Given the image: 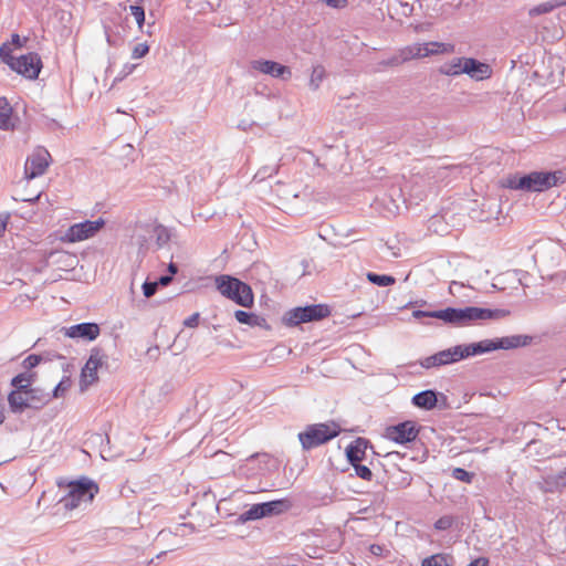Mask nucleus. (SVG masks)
Returning a JSON list of instances; mask_svg holds the SVG:
<instances>
[{
    "mask_svg": "<svg viewBox=\"0 0 566 566\" xmlns=\"http://www.w3.org/2000/svg\"><path fill=\"white\" fill-rule=\"evenodd\" d=\"M566 182V170L558 169L554 171H531L524 175H512L503 181V187L512 190H523L526 192H544L553 187H558Z\"/></svg>",
    "mask_w": 566,
    "mask_h": 566,
    "instance_id": "nucleus-1",
    "label": "nucleus"
},
{
    "mask_svg": "<svg viewBox=\"0 0 566 566\" xmlns=\"http://www.w3.org/2000/svg\"><path fill=\"white\" fill-rule=\"evenodd\" d=\"M441 321L452 326H469L476 322L497 319L505 315L503 310L476 306L446 307L440 310Z\"/></svg>",
    "mask_w": 566,
    "mask_h": 566,
    "instance_id": "nucleus-2",
    "label": "nucleus"
},
{
    "mask_svg": "<svg viewBox=\"0 0 566 566\" xmlns=\"http://www.w3.org/2000/svg\"><path fill=\"white\" fill-rule=\"evenodd\" d=\"M57 485L60 488H66V493L61 497L60 503L69 511L78 507L81 503L92 502L94 496L98 493V485L87 478L66 483L60 481Z\"/></svg>",
    "mask_w": 566,
    "mask_h": 566,
    "instance_id": "nucleus-3",
    "label": "nucleus"
},
{
    "mask_svg": "<svg viewBox=\"0 0 566 566\" xmlns=\"http://www.w3.org/2000/svg\"><path fill=\"white\" fill-rule=\"evenodd\" d=\"M216 287L220 294L242 307H251L254 302V295L249 284L229 275L221 274L216 276Z\"/></svg>",
    "mask_w": 566,
    "mask_h": 566,
    "instance_id": "nucleus-4",
    "label": "nucleus"
},
{
    "mask_svg": "<svg viewBox=\"0 0 566 566\" xmlns=\"http://www.w3.org/2000/svg\"><path fill=\"white\" fill-rule=\"evenodd\" d=\"M340 427L334 421L313 423L305 427L297 434L302 449L310 451L328 441L333 440L340 433Z\"/></svg>",
    "mask_w": 566,
    "mask_h": 566,
    "instance_id": "nucleus-5",
    "label": "nucleus"
},
{
    "mask_svg": "<svg viewBox=\"0 0 566 566\" xmlns=\"http://www.w3.org/2000/svg\"><path fill=\"white\" fill-rule=\"evenodd\" d=\"M453 50V45L441 42L416 43L401 50L399 56H391L390 59L382 60L379 66H397L402 62L411 59L426 57L438 53H449Z\"/></svg>",
    "mask_w": 566,
    "mask_h": 566,
    "instance_id": "nucleus-6",
    "label": "nucleus"
},
{
    "mask_svg": "<svg viewBox=\"0 0 566 566\" xmlns=\"http://www.w3.org/2000/svg\"><path fill=\"white\" fill-rule=\"evenodd\" d=\"M329 315L331 308L326 304L297 306L284 314L283 323L286 326L294 327L302 323L318 322Z\"/></svg>",
    "mask_w": 566,
    "mask_h": 566,
    "instance_id": "nucleus-7",
    "label": "nucleus"
},
{
    "mask_svg": "<svg viewBox=\"0 0 566 566\" xmlns=\"http://www.w3.org/2000/svg\"><path fill=\"white\" fill-rule=\"evenodd\" d=\"M108 356L101 347H93L90 352L88 359L81 370L80 389L86 390L91 385L98 380L97 370L107 367Z\"/></svg>",
    "mask_w": 566,
    "mask_h": 566,
    "instance_id": "nucleus-8",
    "label": "nucleus"
},
{
    "mask_svg": "<svg viewBox=\"0 0 566 566\" xmlns=\"http://www.w3.org/2000/svg\"><path fill=\"white\" fill-rule=\"evenodd\" d=\"M10 61L12 71L30 80L38 78L42 69L41 57L35 52L22 54L19 57L10 59Z\"/></svg>",
    "mask_w": 566,
    "mask_h": 566,
    "instance_id": "nucleus-9",
    "label": "nucleus"
},
{
    "mask_svg": "<svg viewBox=\"0 0 566 566\" xmlns=\"http://www.w3.org/2000/svg\"><path fill=\"white\" fill-rule=\"evenodd\" d=\"M105 224L104 219L98 218L94 221L85 220L72 224L65 232V241L74 243L80 242L95 235Z\"/></svg>",
    "mask_w": 566,
    "mask_h": 566,
    "instance_id": "nucleus-10",
    "label": "nucleus"
},
{
    "mask_svg": "<svg viewBox=\"0 0 566 566\" xmlns=\"http://www.w3.org/2000/svg\"><path fill=\"white\" fill-rule=\"evenodd\" d=\"M51 155L42 146L36 147L27 158L24 174L27 179H34L42 176L50 165Z\"/></svg>",
    "mask_w": 566,
    "mask_h": 566,
    "instance_id": "nucleus-11",
    "label": "nucleus"
},
{
    "mask_svg": "<svg viewBox=\"0 0 566 566\" xmlns=\"http://www.w3.org/2000/svg\"><path fill=\"white\" fill-rule=\"evenodd\" d=\"M386 433L391 441L403 444L415 441L419 429L415 421L407 420L388 427Z\"/></svg>",
    "mask_w": 566,
    "mask_h": 566,
    "instance_id": "nucleus-12",
    "label": "nucleus"
},
{
    "mask_svg": "<svg viewBox=\"0 0 566 566\" xmlns=\"http://www.w3.org/2000/svg\"><path fill=\"white\" fill-rule=\"evenodd\" d=\"M62 332L66 337L72 339L93 342L99 336L101 328L97 323L83 322L69 327H63Z\"/></svg>",
    "mask_w": 566,
    "mask_h": 566,
    "instance_id": "nucleus-13",
    "label": "nucleus"
},
{
    "mask_svg": "<svg viewBox=\"0 0 566 566\" xmlns=\"http://www.w3.org/2000/svg\"><path fill=\"white\" fill-rule=\"evenodd\" d=\"M462 71L474 81H483L492 75L491 66L474 57H462Z\"/></svg>",
    "mask_w": 566,
    "mask_h": 566,
    "instance_id": "nucleus-14",
    "label": "nucleus"
},
{
    "mask_svg": "<svg viewBox=\"0 0 566 566\" xmlns=\"http://www.w3.org/2000/svg\"><path fill=\"white\" fill-rule=\"evenodd\" d=\"M251 67L275 78L285 80L292 75L291 70L287 66L271 60H254L251 62Z\"/></svg>",
    "mask_w": 566,
    "mask_h": 566,
    "instance_id": "nucleus-15",
    "label": "nucleus"
},
{
    "mask_svg": "<svg viewBox=\"0 0 566 566\" xmlns=\"http://www.w3.org/2000/svg\"><path fill=\"white\" fill-rule=\"evenodd\" d=\"M532 337L528 335H510L491 339L492 352L497 349H515L531 344Z\"/></svg>",
    "mask_w": 566,
    "mask_h": 566,
    "instance_id": "nucleus-16",
    "label": "nucleus"
},
{
    "mask_svg": "<svg viewBox=\"0 0 566 566\" xmlns=\"http://www.w3.org/2000/svg\"><path fill=\"white\" fill-rule=\"evenodd\" d=\"M368 448L373 449V446L370 444L368 439L358 437L355 440H353L346 447V450H345L348 462L352 465H355V463L361 462L366 457V451Z\"/></svg>",
    "mask_w": 566,
    "mask_h": 566,
    "instance_id": "nucleus-17",
    "label": "nucleus"
},
{
    "mask_svg": "<svg viewBox=\"0 0 566 566\" xmlns=\"http://www.w3.org/2000/svg\"><path fill=\"white\" fill-rule=\"evenodd\" d=\"M442 394L437 392L432 389H426L422 390L411 398V402L417 408L423 409V410H432L437 407L438 403V396Z\"/></svg>",
    "mask_w": 566,
    "mask_h": 566,
    "instance_id": "nucleus-18",
    "label": "nucleus"
},
{
    "mask_svg": "<svg viewBox=\"0 0 566 566\" xmlns=\"http://www.w3.org/2000/svg\"><path fill=\"white\" fill-rule=\"evenodd\" d=\"M27 400L29 402V408L39 410L52 400V396L44 389L34 387V389L31 390V395L27 397Z\"/></svg>",
    "mask_w": 566,
    "mask_h": 566,
    "instance_id": "nucleus-19",
    "label": "nucleus"
},
{
    "mask_svg": "<svg viewBox=\"0 0 566 566\" xmlns=\"http://www.w3.org/2000/svg\"><path fill=\"white\" fill-rule=\"evenodd\" d=\"M9 409L14 415H21L25 409H29L27 397L19 391H10L8 395Z\"/></svg>",
    "mask_w": 566,
    "mask_h": 566,
    "instance_id": "nucleus-20",
    "label": "nucleus"
},
{
    "mask_svg": "<svg viewBox=\"0 0 566 566\" xmlns=\"http://www.w3.org/2000/svg\"><path fill=\"white\" fill-rule=\"evenodd\" d=\"M467 358L483 355L492 352L491 339H483L476 343L463 344Z\"/></svg>",
    "mask_w": 566,
    "mask_h": 566,
    "instance_id": "nucleus-21",
    "label": "nucleus"
},
{
    "mask_svg": "<svg viewBox=\"0 0 566 566\" xmlns=\"http://www.w3.org/2000/svg\"><path fill=\"white\" fill-rule=\"evenodd\" d=\"M263 504L268 516L280 515L289 511L290 507L292 506L291 501L287 499L268 501L263 502Z\"/></svg>",
    "mask_w": 566,
    "mask_h": 566,
    "instance_id": "nucleus-22",
    "label": "nucleus"
},
{
    "mask_svg": "<svg viewBox=\"0 0 566 566\" xmlns=\"http://www.w3.org/2000/svg\"><path fill=\"white\" fill-rule=\"evenodd\" d=\"M12 107L6 97H0V129H13L14 125L10 122Z\"/></svg>",
    "mask_w": 566,
    "mask_h": 566,
    "instance_id": "nucleus-23",
    "label": "nucleus"
},
{
    "mask_svg": "<svg viewBox=\"0 0 566 566\" xmlns=\"http://www.w3.org/2000/svg\"><path fill=\"white\" fill-rule=\"evenodd\" d=\"M439 72L447 76H459L463 74L462 57H453L440 65Z\"/></svg>",
    "mask_w": 566,
    "mask_h": 566,
    "instance_id": "nucleus-24",
    "label": "nucleus"
},
{
    "mask_svg": "<svg viewBox=\"0 0 566 566\" xmlns=\"http://www.w3.org/2000/svg\"><path fill=\"white\" fill-rule=\"evenodd\" d=\"M266 512L263 502L253 504L249 510L241 514V520L247 521H255L263 517H266Z\"/></svg>",
    "mask_w": 566,
    "mask_h": 566,
    "instance_id": "nucleus-25",
    "label": "nucleus"
},
{
    "mask_svg": "<svg viewBox=\"0 0 566 566\" xmlns=\"http://www.w3.org/2000/svg\"><path fill=\"white\" fill-rule=\"evenodd\" d=\"M154 235L156 239L157 249H163L166 247L171 239L170 230L163 224H156L154 227Z\"/></svg>",
    "mask_w": 566,
    "mask_h": 566,
    "instance_id": "nucleus-26",
    "label": "nucleus"
},
{
    "mask_svg": "<svg viewBox=\"0 0 566 566\" xmlns=\"http://www.w3.org/2000/svg\"><path fill=\"white\" fill-rule=\"evenodd\" d=\"M366 277L370 283H373L377 286H381V287L390 286L396 283V279L392 275H388V274H378L375 272H368L366 274Z\"/></svg>",
    "mask_w": 566,
    "mask_h": 566,
    "instance_id": "nucleus-27",
    "label": "nucleus"
},
{
    "mask_svg": "<svg viewBox=\"0 0 566 566\" xmlns=\"http://www.w3.org/2000/svg\"><path fill=\"white\" fill-rule=\"evenodd\" d=\"M51 356L49 353L46 354H31L25 357L22 361V366L25 369H33L39 366L42 361L51 360Z\"/></svg>",
    "mask_w": 566,
    "mask_h": 566,
    "instance_id": "nucleus-28",
    "label": "nucleus"
},
{
    "mask_svg": "<svg viewBox=\"0 0 566 566\" xmlns=\"http://www.w3.org/2000/svg\"><path fill=\"white\" fill-rule=\"evenodd\" d=\"M557 7H558V4H556V2H544V3L537 4L533 8H531L528 11V15L537 17L541 14L549 13Z\"/></svg>",
    "mask_w": 566,
    "mask_h": 566,
    "instance_id": "nucleus-29",
    "label": "nucleus"
},
{
    "mask_svg": "<svg viewBox=\"0 0 566 566\" xmlns=\"http://www.w3.org/2000/svg\"><path fill=\"white\" fill-rule=\"evenodd\" d=\"M421 566H450L448 563V556L444 554H434L426 557L422 560Z\"/></svg>",
    "mask_w": 566,
    "mask_h": 566,
    "instance_id": "nucleus-30",
    "label": "nucleus"
},
{
    "mask_svg": "<svg viewBox=\"0 0 566 566\" xmlns=\"http://www.w3.org/2000/svg\"><path fill=\"white\" fill-rule=\"evenodd\" d=\"M324 75L325 70L323 66H314L310 78V87L312 90H317L323 81Z\"/></svg>",
    "mask_w": 566,
    "mask_h": 566,
    "instance_id": "nucleus-31",
    "label": "nucleus"
},
{
    "mask_svg": "<svg viewBox=\"0 0 566 566\" xmlns=\"http://www.w3.org/2000/svg\"><path fill=\"white\" fill-rule=\"evenodd\" d=\"M235 319L244 325L253 326V321L256 319V314L251 312H245L242 310H237L234 312Z\"/></svg>",
    "mask_w": 566,
    "mask_h": 566,
    "instance_id": "nucleus-32",
    "label": "nucleus"
},
{
    "mask_svg": "<svg viewBox=\"0 0 566 566\" xmlns=\"http://www.w3.org/2000/svg\"><path fill=\"white\" fill-rule=\"evenodd\" d=\"M279 170L277 166H263L261 167L254 175V180L256 181H263L266 178L273 176Z\"/></svg>",
    "mask_w": 566,
    "mask_h": 566,
    "instance_id": "nucleus-33",
    "label": "nucleus"
},
{
    "mask_svg": "<svg viewBox=\"0 0 566 566\" xmlns=\"http://www.w3.org/2000/svg\"><path fill=\"white\" fill-rule=\"evenodd\" d=\"M452 478L464 483H471L473 481L474 473L469 472L463 468H454L452 470Z\"/></svg>",
    "mask_w": 566,
    "mask_h": 566,
    "instance_id": "nucleus-34",
    "label": "nucleus"
},
{
    "mask_svg": "<svg viewBox=\"0 0 566 566\" xmlns=\"http://www.w3.org/2000/svg\"><path fill=\"white\" fill-rule=\"evenodd\" d=\"M71 380L69 377H63L61 381L53 388L52 392L50 394L53 398H60L63 396V394L70 388Z\"/></svg>",
    "mask_w": 566,
    "mask_h": 566,
    "instance_id": "nucleus-35",
    "label": "nucleus"
},
{
    "mask_svg": "<svg viewBox=\"0 0 566 566\" xmlns=\"http://www.w3.org/2000/svg\"><path fill=\"white\" fill-rule=\"evenodd\" d=\"M129 11H130L132 15H134V18L138 24V28L142 30L144 27V23H145L144 8L138 4H133V6H129Z\"/></svg>",
    "mask_w": 566,
    "mask_h": 566,
    "instance_id": "nucleus-36",
    "label": "nucleus"
},
{
    "mask_svg": "<svg viewBox=\"0 0 566 566\" xmlns=\"http://www.w3.org/2000/svg\"><path fill=\"white\" fill-rule=\"evenodd\" d=\"M34 374L21 373L14 376L11 379V386L17 389L19 385H23L25 382H33Z\"/></svg>",
    "mask_w": 566,
    "mask_h": 566,
    "instance_id": "nucleus-37",
    "label": "nucleus"
},
{
    "mask_svg": "<svg viewBox=\"0 0 566 566\" xmlns=\"http://www.w3.org/2000/svg\"><path fill=\"white\" fill-rule=\"evenodd\" d=\"M353 467H354L355 473L358 478H360L365 481H371L373 472L367 465L360 464V462H358V463H355V465H353Z\"/></svg>",
    "mask_w": 566,
    "mask_h": 566,
    "instance_id": "nucleus-38",
    "label": "nucleus"
},
{
    "mask_svg": "<svg viewBox=\"0 0 566 566\" xmlns=\"http://www.w3.org/2000/svg\"><path fill=\"white\" fill-rule=\"evenodd\" d=\"M412 316L416 318V319H420V318H423V317H430V318H437V319H441V313H440V310H436V311H422V310H416L412 312Z\"/></svg>",
    "mask_w": 566,
    "mask_h": 566,
    "instance_id": "nucleus-39",
    "label": "nucleus"
},
{
    "mask_svg": "<svg viewBox=\"0 0 566 566\" xmlns=\"http://www.w3.org/2000/svg\"><path fill=\"white\" fill-rule=\"evenodd\" d=\"M453 525V517L449 515L441 516L434 522V528L438 531H447Z\"/></svg>",
    "mask_w": 566,
    "mask_h": 566,
    "instance_id": "nucleus-40",
    "label": "nucleus"
},
{
    "mask_svg": "<svg viewBox=\"0 0 566 566\" xmlns=\"http://www.w3.org/2000/svg\"><path fill=\"white\" fill-rule=\"evenodd\" d=\"M556 489L566 486V468L549 476Z\"/></svg>",
    "mask_w": 566,
    "mask_h": 566,
    "instance_id": "nucleus-41",
    "label": "nucleus"
},
{
    "mask_svg": "<svg viewBox=\"0 0 566 566\" xmlns=\"http://www.w3.org/2000/svg\"><path fill=\"white\" fill-rule=\"evenodd\" d=\"M149 52V46L147 43H138L134 46L132 52V57L137 60L144 57Z\"/></svg>",
    "mask_w": 566,
    "mask_h": 566,
    "instance_id": "nucleus-42",
    "label": "nucleus"
},
{
    "mask_svg": "<svg viewBox=\"0 0 566 566\" xmlns=\"http://www.w3.org/2000/svg\"><path fill=\"white\" fill-rule=\"evenodd\" d=\"M0 59L3 63H6L9 67H11V61L10 59H15L12 54H11V49L8 44L3 43L1 46H0Z\"/></svg>",
    "mask_w": 566,
    "mask_h": 566,
    "instance_id": "nucleus-43",
    "label": "nucleus"
},
{
    "mask_svg": "<svg viewBox=\"0 0 566 566\" xmlns=\"http://www.w3.org/2000/svg\"><path fill=\"white\" fill-rule=\"evenodd\" d=\"M437 357L440 363V366L453 364L450 348L438 352Z\"/></svg>",
    "mask_w": 566,
    "mask_h": 566,
    "instance_id": "nucleus-44",
    "label": "nucleus"
},
{
    "mask_svg": "<svg viewBox=\"0 0 566 566\" xmlns=\"http://www.w3.org/2000/svg\"><path fill=\"white\" fill-rule=\"evenodd\" d=\"M463 347H464L463 345H455L453 347H450L453 363H457V361H460V360L467 358Z\"/></svg>",
    "mask_w": 566,
    "mask_h": 566,
    "instance_id": "nucleus-45",
    "label": "nucleus"
},
{
    "mask_svg": "<svg viewBox=\"0 0 566 566\" xmlns=\"http://www.w3.org/2000/svg\"><path fill=\"white\" fill-rule=\"evenodd\" d=\"M420 365H421V367H423L426 369H430L432 367H439L440 363L438 360L437 354H434V355H431V356H428V357L421 359Z\"/></svg>",
    "mask_w": 566,
    "mask_h": 566,
    "instance_id": "nucleus-46",
    "label": "nucleus"
},
{
    "mask_svg": "<svg viewBox=\"0 0 566 566\" xmlns=\"http://www.w3.org/2000/svg\"><path fill=\"white\" fill-rule=\"evenodd\" d=\"M157 283L154 281V282H149V281H146L144 284H143V293L145 295V297H151L156 291H157Z\"/></svg>",
    "mask_w": 566,
    "mask_h": 566,
    "instance_id": "nucleus-47",
    "label": "nucleus"
},
{
    "mask_svg": "<svg viewBox=\"0 0 566 566\" xmlns=\"http://www.w3.org/2000/svg\"><path fill=\"white\" fill-rule=\"evenodd\" d=\"M199 318H200V314L199 313H193L192 315H190L189 317H187L184 321V325L186 327H189V328L197 327L198 324H199Z\"/></svg>",
    "mask_w": 566,
    "mask_h": 566,
    "instance_id": "nucleus-48",
    "label": "nucleus"
},
{
    "mask_svg": "<svg viewBox=\"0 0 566 566\" xmlns=\"http://www.w3.org/2000/svg\"><path fill=\"white\" fill-rule=\"evenodd\" d=\"M400 6L402 8V14L409 17L413 12V6L410 3V0H399Z\"/></svg>",
    "mask_w": 566,
    "mask_h": 566,
    "instance_id": "nucleus-49",
    "label": "nucleus"
},
{
    "mask_svg": "<svg viewBox=\"0 0 566 566\" xmlns=\"http://www.w3.org/2000/svg\"><path fill=\"white\" fill-rule=\"evenodd\" d=\"M32 382H25L23 385H19L17 389H13L12 391H19V394L24 395L25 397H29L31 395V390L34 389V387H31Z\"/></svg>",
    "mask_w": 566,
    "mask_h": 566,
    "instance_id": "nucleus-50",
    "label": "nucleus"
},
{
    "mask_svg": "<svg viewBox=\"0 0 566 566\" xmlns=\"http://www.w3.org/2000/svg\"><path fill=\"white\" fill-rule=\"evenodd\" d=\"M325 3L335 9L344 8L347 4V0H324Z\"/></svg>",
    "mask_w": 566,
    "mask_h": 566,
    "instance_id": "nucleus-51",
    "label": "nucleus"
},
{
    "mask_svg": "<svg viewBox=\"0 0 566 566\" xmlns=\"http://www.w3.org/2000/svg\"><path fill=\"white\" fill-rule=\"evenodd\" d=\"M172 281V276L171 275H161L159 276L155 282L157 283V285H161V286H167L171 283Z\"/></svg>",
    "mask_w": 566,
    "mask_h": 566,
    "instance_id": "nucleus-52",
    "label": "nucleus"
},
{
    "mask_svg": "<svg viewBox=\"0 0 566 566\" xmlns=\"http://www.w3.org/2000/svg\"><path fill=\"white\" fill-rule=\"evenodd\" d=\"M468 566H489V559L485 557H479L472 560Z\"/></svg>",
    "mask_w": 566,
    "mask_h": 566,
    "instance_id": "nucleus-53",
    "label": "nucleus"
},
{
    "mask_svg": "<svg viewBox=\"0 0 566 566\" xmlns=\"http://www.w3.org/2000/svg\"><path fill=\"white\" fill-rule=\"evenodd\" d=\"M136 65L134 64H125L124 67H123V71H122V76L120 78L129 75L130 73H133V71L135 70Z\"/></svg>",
    "mask_w": 566,
    "mask_h": 566,
    "instance_id": "nucleus-54",
    "label": "nucleus"
},
{
    "mask_svg": "<svg viewBox=\"0 0 566 566\" xmlns=\"http://www.w3.org/2000/svg\"><path fill=\"white\" fill-rule=\"evenodd\" d=\"M268 327V322L264 317L256 315V319L253 321V326Z\"/></svg>",
    "mask_w": 566,
    "mask_h": 566,
    "instance_id": "nucleus-55",
    "label": "nucleus"
},
{
    "mask_svg": "<svg viewBox=\"0 0 566 566\" xmlns=\"http://www.w3.org/2000/svg\"><path fill=\"white\" fill-rule=\"evenodd\" d=\"M11 42L13 45H15L17 48H22L23 46V42L21 41L19 34L17 33H13L11 35Z\"/></svg>",
    "mask_w": 566,
    "mask_h": 566,
    "instance_id": "nucleus-56",
    "label": "nucleus"
},
{
    "mask_svg": "<svg viewBox=\"0 0 566 566\" xmlns=\"http://www.w3.org/2000/svg\"><path fill=\"white\" fill-rule=\"evenodd\" d=\"M8 219H9L8 214L3 218H0V237H2L6 231Z\"/></svg>",
    "mask_w": 566,
    "mask_h": 566,
    "instance_id": "nucleus-57",
    "label": "nucleus"
},
{
    "mask_svg": "<svg viewBox=\"0 0 566 566\" xmlns=\"http://www.w3.org/2000/svg\"><path fill=\"white\" fill-rule=\"evenodd\" d=\"M6 420V405L2 400H0V424H2Z\"/></svg>",
    "mask_w": 566,
    "mask_h": 566,
    "instance_id": "nucleus-58",
    "label": "nucleus"
},
{
    "mask_svg": "<svg viewBox=\"0 0 566 566\" xmlns=\"http://www.w3.org/2000/svg\"><path fill=\"white\" fill-rule=\"evenodd\" d=\"M168 272H169V274H168V275L174 276V275L178 272V266H177V264H175L174 262H170V263L168 264Z\"/></svg>",
    "mask_w": 566,
    "mask_h": 566,
    "instance_id": "nucleus-59",
    "label": "nucleus"
},
{
    "mask_svg": "<svg viewBox=\"0 0 566 566\" xmlns=\"http://www.w3.org/2000/svg\"><path fill=\"white\" fill-rule=\"evenodd\" d=\"M370 549H371V553L378 554L381 551V547L378 545H371Z\"/></svg>",
    "mask_w": 566,
    "mask_h": 566,
    "instance_id": "nucleus-60",
    "label": "nucleus"
},
{
    "mask_svg": "<svg viewBox=\"0 0 566 566\" xmlns=\"http://www.w3.org/2000/svg\"><path fill=\"white\" fill-rule=\"evenodd\" d=\"M556 4H558V7L566 6V0H562L559 2H556Z\"/></svg>",
    "mask_w": 566,
    "mask_h": 566,
    "instance_id": "nucleus-61",
    "label": "nucleus"
},
{
    "mask_svg": "<svg viewBox=\"0 0 566 566\" xmlns=\"http://www.w3.org/2000/svg\"><path fill=\"white\" fill-rule=\"evenodd\" d=\"M526 427H538L539 428L541 426L537 423H528V424H526Z\"/></svg>",
    "mask_w": 566,
    "mask_h": 566,
    "instance_id": "nucleus-62",
    "label": "nucleus"
}]
</instances>
